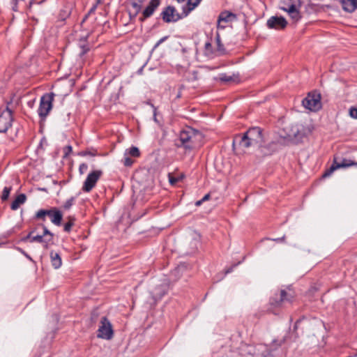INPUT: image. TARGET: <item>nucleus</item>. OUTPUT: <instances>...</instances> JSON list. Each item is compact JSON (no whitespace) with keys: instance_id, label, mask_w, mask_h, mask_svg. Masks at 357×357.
I'll return each mask as SVG.
<instances>
[{"instance_id":"nucleus-1","label":"nucleus","mask_w":357,"mask_h":357,"mask_svg":"<svg viewBox=\"0 0 357 357\" xmlns=\"http://www.w3.org/2000/svg\"><path fill=\"white\" fill-rule=\"evenodd\" d=\"M262 130L258 127L250 128L243 135L235 137L233 145L238 144L242 148L260 147L264 144Z\"/></svg>"},{"instance_id":"nucleus-2","label":"nucleus","mask_w":357,"mask_h":357,"mask_svg":"<svg viewBox=\"0 0 357 357\" xmlns=\"http://www.w3.org/2000/svg\"><path fill=\"white\" fill-rule=\"evenodd\" d=\"M202 138V135L198 131L188 128L181 132L179 141L181 146L186 149H192L197 146V141Z\"/></svg>"},{"instance_id":"nucleus-3","label":"nucleus","mask_w":357,"mask_h":357,"mask_svg":"<svg viewBox=\"0 0 357 357\" xmlns=\"http://www.w3.org/2000/svg\"><path fill=\"white\" fill-rule=\"evenodd\" d=\"M301 5V0H283L280 8L287 12L294 22H297L301 18L299 11Z\"/></svg>"},{"instance_id":"nucleus-4","label":"nucleus","mask_w":357,"mask_h":357,"mask_svg":"<svg viewBox=\"0 0 357 357\" xmlns=\"http://www.w3.org/2000/svg\"><path fill=\"white\" fill-rule=\"evenodd\" d=\"M310 132L311 130L308 127H305L301 124H296L289 128L287 135L289 140L298 142Z\"/></svg>"},{"instance_id":"nucleus-5","label":"nucleus","mask_w":357,"mask_h":357,"mask_svg":"<svg viewBox=\"0 0 357 357\" xmlns=\"http://www.w3.org/2000/svg\"><path fill=\"white\" fill-rule=\"evenodd\" d=\"M302 104L305 108L310 111H317L321 107V96L317 93H309L303 100Z\"/></svg>"},{"instance_id":"nucleus-6","label":"nucleus","mask_w":357,"mask_h":357,"mask_svg":"<svg viewBox=\"0 0 357 357\" xmlns=\"http://www.w3.org/2000/svg\"><path fill=\"white\" fill-rule=\"evenodd\" d=\"M54 93H46L42 96L38 108V114L40 117H46L52 108Z\"/></svg>"},{"instance_id":"nucleus-7","label":"nucleus","mask_w":357,"mask_h":357,"mask_svg":"<svg viewBox=\"0 0 357 357\" xmlns=\"http://www.w3.org/2000/svg\"><path fill=\"white\" fill-rule=\"evenodd\" d=\"M161 17L164 22L170 23L176 22L186 16H183V12L178 13L174 6H169L162 10Z\"/></svg>"},{"instance_id":"nucleus-8","label":"nucleus","mask_w":357,"mask_h":357,"mask_svg":"<svg viewBox=\"0 0 357 357\" xmlns=\"http://www.w3.org/2000/svg\"><path fill=\"white\" fill-rule=\"evenodd\" d=\"M97 336L100 338L110 340L113 336V331L110 322L106 317H102Z\"/></svg>"},{"instance_id":"nucleus-9","label":"nucleus","mask_w":357,"mask_h":357,"mask_svg":"<svg viewBox=\"0 0 357 357\" xmlns=\"http://www.w3.org/2000/svg\"><path fill=\"white\" fill-rule=\"evenodd\" d=\"M102 174V172L101 170H95L91 172L84 182L82 190L86 192H90L94 188Z\"/></svg>"},{"instance_id":"nucleus-10","label":"nucleus","mask_w":357,"mask_h":357,"mask_svg":"<svg viewBox=\"0 0 357 357\" xmlns=\"http://www.w3.org/2000/svg\"><path fill=\"white\" fill-rule=\"evenodd\" d=\"M12 121V111L7 106L6 108L0 113V132H6L11 126Z\"/></svg>"},{"instance_id":"nucleus-11","label":"nucleus","mask_w":357,"mask_h":357,"mask_svg":"<svg viewBox=\"0 0 357 357\" xmlns=\"http://www.w3.org/2000/svg\"><path fill=\"white\" fill-rule=\"evenodd\" d=\"M145 0H128V11L130 20L135 19L142 11V6Z\"/></svg>"},{"instance_id":"nucleus-12","label":"nucleus","mask_w":357,"mask_h":357,"mask_svg":"<svg viewBox=\"0 0 357 357\" xmlns=\"http://www.w3.org/2000/svg\"><path fill=\"white\" fill-rule=\"evenodd\" d=\"M352 165H357V162H353L350 160L343 159L341 162L337 161V158H334V161L331 167L325 172L323 174V177L329 176L335 170L340 168L349 167Z\"/></svg>"},{"instance_id":"nucleus-13","label":"nucleus","mask_w":357,"mask_h":357,"mask_svg":"<svg viewBox=\"0 0 357 357\" xmlns=\"http://www.w3.org/2000/svg\"><path fill=\"white\" fill-rule=\"evenodd\" d=\"M236 19V16L233 13L229 11L222 12L218 19L217 27L218 29H225L226 24L231 22Z\"/></svg>"},{"instance_id":"nucleus-14","label":"nucleus","mask_w":357,"mask_h":357,"mask_svg":"<svg viewBox=\"0 0 357 357\" xmlns=\"http://www.w3.org/2000/svg\"><path fill=\"white\" fill-rule=\"evenodd\" d=\"M160 4V0H151L148 6L145 8V9L142 12V15L139 17V20L141 22L144 21L146 18L150 17L157 8Z\"/></svg>"},{"instance_id":"nucleus-15","label":"nucleus","mask_w":357,"mask_h":357,"mask_svg":"<svg viewBox=\"0 0 357 357\" xmlns=\"http://www.w3.org/2000/svg\"><path fill=\"white\" fill-rule=\"evenodd\" d=\"M287 21L283 17L273 16L267 21V26L270 29H283L286 27Z\"/></svg>"},{"instance_id":"nucleus-16","label":"nucleus","mask_w":357,"mask_h":357,"mask_svg":"<svg viewBox=\"0 0 357 357\" xmlns=\"http://www.w3.org/2000/svg\"><path fill=\"white\" fill-rule=\"evenodd\" d=\"M48 216L51 218V221L53 224L57 226L61 225L63 215L57 208H52L49 210Z\"/></svg>"},{"instance_id":"nucleus-17","label":"nucleus","mask_w":357,"mask_h":357,"mask_svg":"<svg viewBox=\"0 0 357 357\" xmlns=\"http://www.w3.org/2000/svg\"><path fill=\"white\" fill-rule=\"evenodd\" d=\"M342 8L348 13H352L357 9V0H340Z\"/></svg>"},{"instance_id":"nucleus-18","label":"nucleus","mask_w":357,"mask_h":357,"mask_svg":"<svg viewBox=\"0 0 357 357\" xmlns=\"http://www.w3.org/2000/svg\"><path fill=\"white\" fill-rule=\"evenodd\" d=\"M285 342V338H282L281 340H273L271 344L266 349V354H265L263 357H273L271 354L270 350H275L278 347H280L284 342Z\"/></svg>"},{"instance_id":"nucleus-19","label":"nucleus","mask_w":357,"mask_h":357,"mask_svg":"<svg viewBox=\"0 0 357 357\" xmlns=\"http://www.w3.org/2000/svg\"><path fill=\"white\" fill-rule=\"evenodd\" d=\"M43 234L42 236H43V238L46 236V238L44 240V248L45 249H47L49 248V245L50 243H52V239H53V234L45 227L43 226Z\"/></svg>"},{"instance_id":"nucleus-20","label":"nucleus","mask_w":357,"mask_h":357,"mask_svg":"<svg viewBox=\"0 0 357 357\" xmlns=\"http://www.w3.org/2000/svg\"><path fill=\"white\" fill-rule=\"evenodd\" d=\"M183 10V16H188L191 11L188 10L191 7V3H193V0H176Z\"/></svg>"},{"instance_id":"nucleus-21","label":"nucleus","mask_w":357,"mask_h":357,"mask_svg":"<svg viewBox=\"0 0 357 357\" xmlns=\"http://www.w3.org/2000/svg\"><path fill=\"white\" fill-rule=\"evenodd\" d=\"M50 258L52 265L54 266V268H59V267H61L62 261L61 257L58 253L52 251L50 252Z\"/></svg>"},{"instance_id":"nucleus-22","label":"nucleus","mask_w":357,"mask_h":357,"mask_svg":"<svg viewBox=\"0 0 357 357\" xmlns=\"http://www.w3.org/2000/svg\"><path fill=\"white\" fill-rule=\"evenodd\" d=\"M26 199V197L24 194L19 195L15 199L11 204V208L13 210H17L21 204H24Z\"/></svg>"},{"instance_id":"nucleus-23","label":"nucleus","mask_w":357,"mask_h":357,"mask_svg":"<svg viewBox=\"0 0 357 357\" xmlns=\"http://www.w3.org/2000/svg\"><path fill=\"white\" fill-rule=\"evenodd\" d=\"M292 298L293 296L290 294H288L284 290H281L280 298V301L278 302V304L279 305L285 301H291Z\"/></svg>"},{"instance_id":"nucleus-24","label":"nucleus","mask_w":357,"mask_h":357,"mask_svg":"<svg viewBox=\"0 0 357 357\" xmlns=\"http://www.w3.org/2000/svg\"><path fill=\"white\" fill-rule=\"evenodd\" d=\"M125 152H127L128 155L137 158L140 155V152L138 148L135 146H132L131 148L126 149Z\"/></svg>"},{"instance_id":"nucleus-25","label":"nucleus","mask_w":357,"mask_h":357,"mask_svg":"<svg viewBox=\"0 0 357 357\" xmlns=\"http://www.w3.org/2000/svg\"><path fill=\"white\" fill-rule=\"evenodd\" d=\"M186 79L189 82H195L199 79L198 72L196 70H193L192 72H189L186 76Z\"/></svg>"},{"instance_id":"nucleus-26","label":"nucleus","mask_w":357,"mask_h":357,"mask_svg":"<svg viewBox=\"0 0 357 357\" xmlns=\"http://www.w3.org/2000/svg\"><path fill=\"white\" fill-rule=\"evenodd\" d=\"M12 190L11 187H5L3 190L2 195H1V199L2 201H6L8 199L10 192Z\"/></svg>"},{"instance_id":"nucleus-27","label":"nucleus","mask_w":357,"mask_h":357,"mask_svg":"<svg viewBox=\"0 0 357 357\" xmlns=\"http://www.w3.org/2000/svg\"><path fill=\"white\" fill-rule=\"evenodd\" d=\"M166 291H167V286H162V290L160 291L159 292H156V291L153 292V298L154 299L160 298L166 293Z\"/></svg>"},{"instance_id":"nucleus-28","label":"nucleus","mask_w":357,"mask_h":357,"mask_svg":"<svg viewBox=\"0 0 357 357\" xmlns=\"http://www.w3.org/2000/svg\"><path fill=\"white\" fill-rule=\"evenodd\" d=\"M74 202H75V198L74 197H71L70 199H68V200L66 201V202L63 204V208L65 209V210H68L70 208V207L73 205L74 204Z\"/></svg>"},{"instance_id":"nucleus-29","label":"nucleus","mask_w":357,"mask_h":357,"mask_svg":"<svg viewBox=\"0 0 357 357\" xmlns=\"http://www.w3.org/2000/svg\"><path fill=\"white\" fill-rule=\"evenodd\" d=\"M134 160H132L129 155L127 154V152H125L124 153V159H123V164L125 166L129 167L131 166L133 163Z\"/></svg>"},{"instance_id":"nucleus-30","label":"nucleus","mask_w":357,"mask_h":357,"mask_svg":"<svg viewBox=\"0 0 357 357\" xmlns=\"http://www.w3.org/2000/svg\"><path fill=\"white\" fill-rule=\"evenodd\" d=\"M44 240H45V238H43V236L36 235V236L31 237L30 242H31V243L38 242V243H43L44 245Z\"/></svg>"},{"instance_id":"nucleus-31","label":"nucleus","mask_w":357,"mask_h":357,"mask_svg":"<svg viewBox=\"0 0 357 357\" xmlns=\"http://www.w3.org/2000/svg\"><path fill=\"white\" fill-rule=\"evenodd\" d=\"M186 266L185 264H181L174 269V271L172 272V274L179 276L178 275L183 272Z\"/></svg>"},{"instance_id":"nucleus-32","label":"nucleus","mask_w":357,"mask_h":357,"mask_svg":"<svg viewBox=\"0 0 357 357\" xmlns=\"http://www.w3.org/2000/svg\"><path fill=\"white\" fill-rule=\"evenodd\" d=\"M73 225H74V219L72 218H69L68 222L67 223H66L64 225V231L69 232Z\"/></svg>"},{"instance_id":"nucleus-33","label":"nucleus","mask_w":357,"mask_h":357,"mask_svg":"<svg viewBox=\"0 0 357 357\" xmlns=\"http://www.w3.org/2000/svg\"><path fill=\"white\" fill-rule=\"evenodd\" d=\"M220 80L224 82H229L233 80V77L230 75H227L226 74H222L220 75Z\"/></svg>"},{"instance_id":"nucleus-34","label":"nucleus","mask_w":357,"mask_h":357,"mask_svg":"<svg viewBox=\"0 0 357 357\" xmlns=\"http://www.w3.org/2000/svg\"><path fill=\"white\" fill-rule=\"evenodd\" d=\"M49 210H40L36 213L37 218H44L45 215H48Z\"/></svg>"},{"instance_id":"nucleus-35","label":"nucleus","mask_w":357,"mask_h":357,"mask_svg":"<svg viewBox=\"0 0 357 357\" xmlns=\"http://www.w3.org/2000/svg\"><path fill=\"white\" fill-rule=\"evenodd\" d=\"M88 169V165L85 163H82L79 165V171L81 174H84Z\"/></svg>"},{"instance_id":"nucleus-36","label":"nucleus","mask_w":357,"mask_h":357,"mask_svg":"<svg viewBox=\"0 0 357 357\" xmlns=\"http://www.w3.org/2000/svg\"><path fill=\"white\" fill-rule=\"evenodd\" d=\"M202 0H193V3H191L190 8L188 10V11H192L194 10L201 2Z\"/></svg>"},{"instance_id":"nucleus-37","label":"nucleus","mask_w":357,"mask_h":357,"mask_svg":"<svg viewBox=\"0 0 357 357\" xmlns=\"http://www.w3.org/2000/svg\"><path fill=\"white\" fill-rule=\"evenodd\" d=\"M349 114L352 118L357 119V108H351Z\"/></svg>"},{"instance_id":"nucleus-38","label":"nucleus","mask_w":357,"mask_h":357,"mask_svg":"<svg viewBox=\"0 0 357 357\" xmlns=\"http://www.w3.org/2000/svg\"><path fill=\"white\" fill-rule=\"evenodd\" d=\"M178 181V178L172 176L170 174H169V181L171 185H175Z\"/></svg>"},{"instance_id":"nucleus-39","label":"nucleus","mask_w":357,"mask_h":357,"mask_svg":"<svg viewBox=\"0 0 357 357\" xmlns=\"http://www.w3.org/2000/svg\"><path fill=\"white\" fill-rule=\"evenodd\" d=\"M211 44L210 43H205L206 54L209 56L211 54Z\"/></svg>"},{"instance_id":"nucleus-40","label":"nucleus","mask_w":357,"mask_h":357,"mask_svg":"<svg viewBox=\"0 0 357 357\" xmlns=\"http://www.w3.org/2000/svg\"><path fill=\"white\" fill-rule=\"evenodd\" d=\"M168 36H165L163 38H162L161 39H160L157 43L154 46V49L157 48L162 43H163L164 41H165L167 39Z\"/></svg>"},{"instance_id":"nucleus-41","label":"nucleus","mask_w":357,"mask_h":357,"mask_svg":"<svg viewBox=\"0 0 357 357\" xmlns=\"http://www.w3.org/2000/svg\"><path fill=\"white\" fill-rule=\"evenodd\" d=\"M33 233V231H31L25 238H23V241H27L28 239H29V241L31 240V237H32V234Z\"/></svg>"},{"instance_id":"nucleus-42","label":"nucleus","mask_w":357,"mask_h":357,"mask_svg":"<svg viewBox=\"0 0 357 357\" xmlns=\"http://www.w3.org/2000/svg\"><path fill=\"white\" fill-rule=\"evenodd\" d=\"M210 198V195L209 194H206V195H204V197L202 199V201L205 202V201H207Z\"/></svg>"},{"instance_id":"nucleus-43","label":"nucleus","mask_w":357,"mask_h":357,"mask_svg":"<svg viewBox=\"0 0 357 357\" xmlns=\"http://www.w3.org/2000/svg\"><path fill=\"white\" fill-rule=\"evenodd\" d=\"M217 43H218V48L220 50L221 47H222V45L220 44V40L219 36H218V38H217Z\"/></svg>"},{"instance_id":"nucleus-44","label":"nucleus","mask_w":357,"mask_h":357,"mask_svg":"<svg viewBox=\"0 0 357 357\" xmlns=\"http://www.w3.org/2000/svg\"><path fill=\"white\" fill-rule=\"evenodd\" d=\"M284 238H285V236H283L282 238H275V239H273V241L280 242V241H283L284 240Z\"/></svg>"},{"instance_id":"nucleus-45","label":"nucleus","mask_w":357,"mask_h":357,"mask_svg":"<svg viewBox=\"0 0 357 357\" xmlns=\"http://www.w3.org/2000/svg\"><path fill=\"white\" fill-rule=\"evenodd\" d=\"M96 8V5H94V6H93L91 9H90V10H89V14H91V13H93V12L95 11Z\"/></svg>"},{"instance_id":"nucleus-46","label":"nucleus","mask_w":357,"mask_h":357,"mask_svg":"<svg viewBox=\"0 0 357 357\" xmlns=\"http://www.w3.org/2000/svg\"><path fill=\"white\" fill-rule=\"evenodd\" d=\"M202 203H203V201H202V199H200V200L196 202L195 205L197 206H199Z\"/></svg>"},{"instance_id":"nucleus-47","label":"nucleus","mask_w":357,"mask_h":357,"mask_svg":"<svg viewBox=\"0 0 357 357\" xmlns=\"http://www.w3.org/2000/svg\"><path fill=\"white\" fill-rule=\"evenodd\" d=\"M36 3L35 0H31V1L29 2V8H31V6H33V4H34Z\"/></svg>"},{"instance_id":"nucleus-48","label":"nucleus","mask_w":357,"mask_h":357,"mask_svg":"<svg viewBox=\"0 0 357 357\" xmlns=\"http://www.w3.org/2000/svg\"><path fill=\"white\" fill-rule=\"evenodd\" d=\"M301 319H299V320H298V321L296 322V324H295V326H294L295 329H296V328H298V324H300V322H301Z\"/></svg>"},{"instance_id":"nucleus-49","label":"nucleus","mask_w":357,"mask_h":357,"mask_svg":"<svg viewBox=\"0 0 357 357\" xmlns=\"http://www.w3.org/2000/svg\"><path fill=\"white\" fill-rule=\"evenodd\" d=\"M66 149H67V151H68V152H70L72 151V147L70 146H66Z\"/></svg>"},{"instance_id":"nucleus-50","label":"nucleus","mask_w":357,"mask_h":357,"mask_svg":"<svg viewBox=\"0 0 357 357\" xmlns=\"http://www.w3.org/2000/svg\"><path fill=\"white\" fill-rule=\"evenodd\" d=\"M154 121L155 122H157V118H156V114H155V110L154 111V118H153Z\"/></svg>"},{"instance_id":"nucleus-51","label":"nucleus","mask_w":357,"mask_h":357,"mask_svg":"<svg viewBox=\"0 0 357 357\" xmlns=\"http://www.w3.org/2000/svg\"><path fill=\"white\" fill-rule=\"evenodd\" d=\"M21 252H22V253H23V254L24 255V256H26L27 258L31 259V258L29 257V256L27 254H26L24 251H22V250H21Z\"/></svg>"},{"instance_id":"nucleus-52","label":"nucleus","mask_w":357,"mask_h":357,"mask_svg":"<svg viewBox=\"0 0 357 357\" xmlns=\"http://www.w3.org/2000/svg\"><path fill=\"white\" fill-rule=\"evenodd\" d=\"M70 15V12H66V13L65 14V16H68Z\"/></svg>"},{"instance_id":"nucleus-53","label":"nucleus","mask_w":357,"mask_h":357,"mask_svg":"<svg viewBox=\"0 0 357 357\" xmlns=\"http://www.w3.org/2000/svg\"><path fill=\"white\" fill-rule=\"evenodd\" d=\"M231 271V269H229L226 271L227 273H230Z\"/></svg>"}]
</instances>
